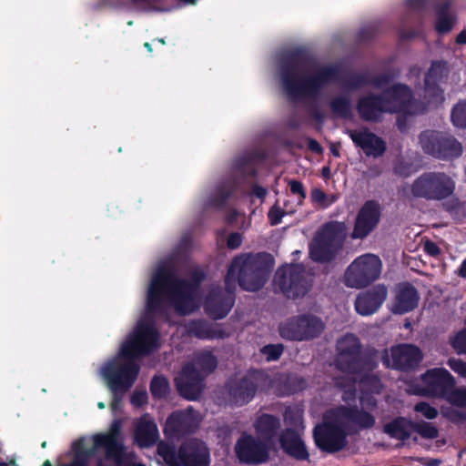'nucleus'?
<instances>
[{
	"label": "nucleus",
	"instance_id": "1",
	"mask_svg": "<svg viewBox=\"0 0 466 466\" xmlns=\"http://www.w3.org/2000/svg\"><path fill=\"white\" fill-rule=\"evenodd\" d=\"M314 63V57L300 47L289 50L280 56V81L289 97H317L325 86L338 79L339 70L336 66H319L312 75L305 76V69L312 66Z\"/></svg>",
	"mask_w": 466,
	"mask_h": 466
},
{
	"label": "nucleus",
	"instance_id": "2",
	"mask_svg": "<svg viewBox=\"0 0 466 466\" xmlns=\"http://www.w3.org/2000/svg\"><path fill=\"white\" fill-rule=\"evenodd\" d=\"M332 413L333 420H325L313 429L316 447L329 454L344 450L348 445L349 435L370 430L376 423V419L370 412L357 405H340Z\"/></svg>",
	"mask_w": 466,
	"mask_h": 466
},
{
	"label": "nucleus",
	"instance_id": "3",
	"mask_svg": "<svg viewBox=\"0 0 466 466\" xmlns=\"http://www.w3.org/2000/svg\"><path fill=\"white\" fill-rule=\"evenodd\" d=\"M196 289L189 281L179 279L168 266H161L153 275L148 287L146 310L148 314H162L169 302L181 316L195 311Z\"/></svg>",
	"mask_w": 466,
	"mask_h": 466
},
{
	"label": "nucleus",
	"instance_id": "4",
	"mask_svg": "<svg viewBox=\"0 0 466 466\" xmlns=\"http://www.w3.org/2000/svg\"><path fill=\"white\" fill-rule=\"evenodd\" d=\"M274 266V258L268 252L245 253L236 256L226 274L227 282L237 283L248 291H258L267 282Z\"/></svg>",
	"mask_w": 466,
	"mask_h": 466
},
{
	"label": "nucleus",
	"instance_id": "5",
	"mask_svg": "<svg viewBox=\"0 0 466 466\" xmlns=\"http://www.w3.org/2000/svg\"><path fill=\"white\" fill-rule=\"evenodd\" d=\"M337 351L335 368L348 375L346 378H357L364 371H374L379 367V350L373 347L364 349L354 335L339 339Z\"/></svg>",
	"mask_w": 466,
	"mask_h": 466
},
{
	"label": "nucleus",
	"instance_id": "6",
	"mask_svg": "<svg viewBox=\"0 0 466 466\" xmlns=\"http://www.w3.org/2000/svg\"><path fill=\"white\" fill-rule=\"evenodd\" d=\"M157 455L167 466H209L210 451L207 444L199 439H191L175 445L160 441L157 447Z\"/></svg>",
	"mask_w": 466,
	"mask_h": 466
},
{
	"label": "nucleus",
	"instance_id": "7",
	"mask_svg": "<svg viewBox=\"0 0 466 466\" xmlns=\"http://www.w3.org/2000/svg\"><path fill=\"white\" fill-rule=\"evenodd\" d=\"M346 235L343 222L325 223L316 233L309 244V257L317 263H329L335 259L342 248Z\"/></svg>",
	"mask_w": 466,
	"mask_h": 466
},
{
	"label": "nucleus",
	"instance_id": "8",
	"mask_svg": "<svg viewBox=\"0 0 466 466\" xmlns=\"http://www.w3.org/2000/svg\"><path fill=\"white\" fill-rule=\"evenodd\" d=\"M456 183L447 173L429 171L418 177L410 186V193L415 198L428 201L443 200L454 194Z\"/></svg>",
	"mask_w": 466,
	"mask_h": 466
},
{
	"label": "nucleus",
	"instance_id": "9",
	"mask_svg": "<svg viewBox=\"0 0 466 466\" xmlns=\"http://www.w3.org/2000/svg\"><path fill=\"white\" fill-rule=\"evenodd\" d=\"M273 282L276 289L291 299L305 297L312 286V279L309 278L306 268L300 263L279 267Z\"/></svg>",
	"mask_w": 466,
	"mask_h": 466
},
{
	"label": "nucleus",
	"instance_id": "10",
	"mask_svg": "<svg viewBox=\"0 0 466 466\" xmlns=\"http://www.w3.org/2000/svg\"><path fill=\"white\" fill-rule=\"evenodd\" d=\"M158 340L159 333L152 324L139 322L122 343L120 357L136 360L147 356L159 347Z\"/></svg>",
	"mask_w": 466,
	"mask_h": 466
},
{
	"label": "nucleus",
	"instance_id": "11",
	"mask_svg": "<svg viewBox=\"0 0 466 466\" xmlns=\"http://www.w3.org/2000/svg\"><path fill=\"white\" fill-rule=\"evenodd\" d=\"M325 329L319 317L310 313L296 315L279 325V336L289 341H309L319 338Z\"/></svg>",
	"mask_w": 466,
	"mask_h": 466
},
{
	"label": "nucleus",
	"instance_id": "12",
	"mask_svg": "<svg viewBox=\"0 0 466 466\" xmlns=\"http://www.w3.org/2000/svg\"><path fill=\"white\" fill-rule=\"evenodd\" d=\"M140 372V365L133 359H114L101 369L103 378L112 392H127L135 384Z\"/></svg>",
	"mask_w": 466,
	"mask_h": 466
},
{
	"label": "nucleus",
	"instance_id": "13",
	"mask_svg": "<svg viewBox=\"0 0 466 466\" xmlns=\"http://www.w3.org/2000/svg\"><path fill=\"white\" fill-rule=\"evenodd\" d=\"M381 268V260L377 255L368 253L359 256L347 268L344 284L353 289L368 287L380 278Z\"/></svg>",
	"mask_w": 466,
	"mask_h": 466
},
{
	"label": "nucleus",
	"instance_id": "14",
	"mask_svg": "<svg viewBox=\"0 0 466 466\" xmlns=\"http://www.w3.org/2000/svg\"><path fill=\"white\" fill-rule=\"evenodd\" d=\"M423 360L422 350L414 344L401 343L385 349L381 353V361L385 368L410 372L415 370Z\"/></svg>",
	"mask_w": 466,
	"mask_h": 466
},
{
	"label": "nucleus",
	"instance_id": "15",
	"mask_svg": "<svg viewBox=\"0 0 466 466\" xmlns=\"http://www.w3.org/2000/svg\"><path fill=\"white\" fill-rule=\"evenodd\" d=\"M384 103L390 114H402L413 116L424 112L425 108L419 110L420 103L414 98L411 87L403 83H396L381 92Z\"/></svg>",
	"mask_w": 466,
	"mask_h": 466
},
{
	"label": "nucleus",
	"instance_id": "16",
	"mask_svg": "<svg viewBox=\"0 0 466 466\" xmlns=\"http://www.w3.org/2000/svg\"><path fill=\"white\" fill-rule=\"evenodd\" d=\"M272 446L262 439L243 433L235 444V453L239 462L247 465H261L270 460Z\"/></svg>",
	"mask_w": 466,
	"mask_h": 466
},
{
	"label": "nucleus",
	"instance_id": "17",
	"mask_svg": "<svg viewBox=\"0 0 466 466\" xmlns=\"http://www.w3.org/2000/svg\"><path fill=\"white\" fill-rule=\"evenodd\" d=\"M225 289L215 288L209 290L205 302L204 309L208 317L214 320L222 319L228 316L236 300V287L230 281L224 279Z\"/></svg>",
	"mask_w": 466,
	"mask_h": 466
},
{
	"label": "nucleus",
	"instance_id": "18",
	"mask_svg": "<svg viewBox=\"0 0 466 466\" xmlns=\"http://www.w3.org/2000/svg\"><path fill=\"white\" fill-rule=\"evenodd\" d=\"M96 449L104 448L106 458L113 461L116 466H146L141 462L130 463L127 460L126 447L119 439V424L115 422L112 431L100 433L94 436Z\"/></svg>",
	"mask_w": 466,
	"mask_h": 466
},
{
	"label": "nucleus",
	"instance_id": "19",
	"mask_svg": "<svg viewBox=\"0 0 466 466\" xmlns=\"http://www.w3.org/2000/svg\"><path fill=\"white\" fill-rule=\"evenodd\" d=\"M381 212V205L378 200L365 201L356 215L351 238L364 239L372 233L380 222Z\"/></svg>",
	"mask_w": 466,
	"mask_h": 466
},
{
	"label": "nucleus",
	"instance_id": "20",
	"mask_svg": "<svg viewBox=\"0 0 466 466\" xmlns=\"http://www.w3.org/2000/svg\"><path fill=\"white\" fill-rule=\"evenodd\" d=\"M420 380L426 384L428 398H436L446 401L457 383L454 376L444 368L427 370L420 375Z\"/></svg>",
	"mask_w": 466,
	"mask_h": 466
},
{
	"label": "nucleus",
	"instance_id": "21",
	"mask_svg": "<svg viewBox=\"0 0 466 466\" xmlns=\"http://www.w3.org/2000/svg\"><path fill=\"white\" fill-rule=\"evenodd\" d=\"M421 141L425 152L439 159L451 160L462 154L461 144L451 135L436 132Z\"/></svg>",
	"mask_w": 466,
	"mask_h": 466
},
{
	"label": "nucleus",
	"instance_id": "22",
	"mask_svg": "<svg viewBox=\"0 0 466 466\" xmlns=\"http://www.w3.org/2000/svg\"><path fill=\"white\" fill-rule=\"evenodd\" d=\"M205 376L193 363L183 366L181 372L175 379V384L180 396L188 400H197L203 390Z\"/></svg>",
	"mask_w": 466,
	"mask_h": 466
},
{
	"label": "nucleus",
	"instance_id": "23",
	"mask_svg": "<svg viewBox=\"0 0 466 466\" xmlns=\"http://www.w3.org/2000/svg\"><path fill=\"white\" fill-rule=\"evenodd\" d=\"M227 392L231 406L241 407L249 403L258 390V384L250 376L228 381Z\"/></svg>",
	"mask_w": 466,
	"mask_h": 466
},
{
	"label": "nucleus",
	"instance_id": "24",
	"mask_svg": "<svg viewBox=\"0 0 466 466\" xmlns=\"http://www.w3.org/2000/svg\"><path fill=\"white\" fill-rule=\"evenodd\" d=\"M347 134L354 145L361 148L368 157H380L386 152V142L367 127L360 130L349 129Z\"/></svg>",
	"mask_w": 466,
	"mask_h": 466
},
{
	"label": "nucleus",
	"instance_id": "25",
	"mask_svg": "<svg viewBox=\"0 0 466 466\" xmlns=\"http://www.w3.org/2000/svg\"><path fill=\"white\" fill-rule=\"evenodd\" d=\"M356 108L360 118L365 122L379 123L382 120L383 114L388 113L381 94L369 93L360 96Z\"/></svg>",
	"mask_w": 466,
	"mask_h": 466
},
{
	"label": "nucleus",
	"instance_id": "26",
	"mask_svg": "<svg viewBox=\"0 0 466 466\" xmlns=\"http://www.w3.org/2000/svg\"><path fill=\"white\" fill-rule=\"evenodd\" d=\"M193 408L173 411L167 419L164 433L170 437H180L194 432L196 422L193 417Z\"/></svg>",
	"mask_w": 466,
	"mask_h": 466
},
{
	"label": "nucleus",
	"instance_id": "27",
	"mask_svg": "<svg viewBox=\"0 0 466 466\" xmlns=\"http://www.w3.org/2000/svg\"><path fill=\"white\" fill-rule=\"evenodd\" d=\"M388 295L387 288L378 284L360 292L355 300V309L362 316H370L379 310Z\"/></svg>",
	"mask_w": 466,
	"mask_h": 466
},
{
	"label": "nucleus",
	"instance_id": "28",
	"mask_svg": "<svg viewBox=\"0 0 466 466\" xmlns=\"http://www.w3.org/2000/svg\"><path fill=\"white\" fill-rule=\"evenodd\" d=\"M279 441L283 452L290 458L299 461L309 460V452L304 441L293 428L281 431Z\"/></svg>",
	"mask_w": 466,
	"mask_h": 466
},
{
	"label": "nucleus",
	"instance_id": "29",
	"mask_svg": "<svg viewBox=\"0 0 466 466\" xmlns=\"http://www.w3.org/2000/svg\"><path fill=\"white\" fill-rule=\"evenodd\" d=\"M420 301L417 289L410 282L400 283L395 289L391 311L402 315L414 310Z\"/></svg>",
	"mask_w": 466,
	"mask_h": 466
},
{
	"label": "nucleus",
	"instance_id": "30",
	"mask_svg": "<svg viewBox=\"0 0 466 466\" xmlns=\"http://www.w3.org/2000/svg\"><path fill=\"white\" fill-rule=\"evenodd\" d=\"M337 387L344 389L352 387L359 383L360 391L380 394L383 389V384L380 376L374 371H364L357 378H346V376H338L334 379Z\"/></svg>",
	"mask_w": 466,
	"mask_h": 466
},
{
	"label": "nucleus",
	"instance_id": "31",
	"mask_svg": "<svg viewBox=\"0 0 466 466\" xmlns=\"http://www.w3.org/2000/svg\"><path fill=\"white\" fill-rule=\"evenodd\" d=\"M187 331L190 336L199 339H218L228 337V333L223 329L222 324L212 323L204 319L190 320L187 326Z\"/></svg>",
	"mask_w": 466,
	"mask_h": 466
},
{
	"label": "nucleus",
	"instance_id": "32",
	"mask_svg": "<svg viewBox=\"0 0 466 466\" xmlns=\"http://www.w3.org/2000/svg\"><path fill=\"white\" fill-rule=\"evenodd\" d=\"M281 427L280 419L273 414L262 413L254 421V429L258 438L273 446Z\"/></svg>",
	"mask_w": 466,
	"mask_h": 466
},
{
	"label": "nucleus",
	"instance_id": "33",
	"mask_svg": "<svg viewBox=\"0 0 466 466\" xmlns=\"http://www.w3.org/2000/svg\"><path fill=\"white\" fill-rule=\"evenodd\" d=\"M413 431V420L398 416L383 425V432L402 443L409 440Z\"/></svg>",
	"mask_w": 466,
	"mask_h": 466
},
{
	"label": "nucleus",
	"instance_id": "34",
	"mask_svg": "<svg viewBox=\"0 0 466 466\" xmlns=\"http://www.w3.org/2000/svg\"><path fill=\"white\" fill-rule=\"evenodd\" d=\"M158 437L157 425L154 421H141L136 430V440L142 447L153 445Z\"/></svg>",
	"mask_w": 466,
	"mask_h": 466
},
{
	"label": "nucleus",
	"instance_id": "35",
	"mask_svg": "<svg viewBox=\"0 0 466 466\" xmlns=\"http://www.w3.org/2000/svg\"><path fill=\"white\" fill-rule=\"evenodd\" d=\"M449 9L450 3L445 2L438 7L436 12L435 30L441 35L450 33L455 24V19L449 14Z\"/></svg>",
	"mask_w": 466,
	"mask_h": 466
},
{
	"label": "nucleus",
	"instance_id": "36",
	"mask_svg": "<svg viewBox=\"0 0 466 466\" xmlns=\"http://www.w3.org/2000/svg\"><path fill=\"white\" fill-rule=\"evenodd\" d=\"M233 192L234 186L232 183H221L218 185L213 195L208 198L207 206L223 208Z\"/></svg>",
	"mask_w": 466,
	"mask_h": 466
},
{
	"label": "nucleus",
	"instance_id": "37",
	"mask_svg": "<svg viewBox=\"0 0 466 466\" xmlns=\"http://www.w3.org/2000/svg\"><path fill=\"white\" fill-rule=\"evenodd\" d=\"M424 98L427 106L438 108L444 100V91L439 84L424 81Z\"/></svg>",
	"mask_w": 466,
	"mask_h": 466
},
{
	"label": "nucleus",
	"instance_id": "38",
	"mask_svg": "<svg viewBox=\"0 0 466 466\" xmlns=\"http://www.w3.org/2000/svg\"><path fill=\"white\" fill-rule=\"evenodd\" d=\"M449 74V65L445 60H434L425 74L424 81L439 84Z\"/></svg>",
	"mask_w": 466,
	"mask_h": 466
},
{
	"label": "nucleus",
	"instance_id": "39",
	"mask_svg": "<svg viewBox=\"0 0 466 466\" xmlns=\"http://www.w3.org/2000/svg\"><path fill=\"white\" fill-rule=\"evenodd\" d=\"M329 107L336 117L348 119L352 116L351 101L346 96H339L332 98L329 102Z\"/></svg>",
	"mask_w": 466,
	"mask_h": 466
},
{
	"label": "nucleus",
	"instance_id": "40",
	"mask_svg": "<svg viewBox=\"0 0 466 466\" xmlns=\"http://www.w3.org/2000/svg\"><path fill=\"white\" fill-rule=\"evenodd\" d=\"M193 364L206 377L217 369L218 360L212 352L204 351L196 356Z\"/></svg>",
	"mask_w": 466,
	"mask_h": 466
},
{
	"label": "nucleus",
	"instance_id": "41",
	"mask_svg": "<svg viewBox=\"0 0 466 466\" xmlns=\"http://www.w3.org/2000/svg\"><path fill=\"white\" fill-rule=\"evenodd\" d=\"M450 120L458 129L466 130V99H459L451 107Z\"/></svg>",
	"mask_w": 466,
	"mask_h": 466
},
{
	"label": "nucleus",
	"instance_id": "42",
	"mask_svg": "<svg viewBox=\"0 0 466 466\" xmlns=\"http://www.w3.org/2000/svg\"><path fill=\"white\" fill-rule=\"evenodd\" d=\"M168 380L163 375H155L150 382L149 390L154 399L161 400L167 397L169 391Z\"/></svg>",
	"mask_w": 466,
	"mask_h": 466
},
{
	"label": "nucleus",
	"instance_id": "43",
	"mask_svg": "<svg viewBox=\"0 0 466 466\" xmlns=\"http://www.w3.org/2000/svg\"><path fill=\"white\" fill-rule=\"evenodd\" d=\"M413 431L427 440L437 439L440 435L439 429L433 423L425 420L413 421Z\"/></svg>",
	"mask_w": 466,
	"mask_h": 466
},
{
	"label": "nucleus",
	"instance_id": "44",
	"mask_svg": "<svg viewBox=\"0 0 466 466\" xmlns=\"http://www.w3.org/2000/svg\"><path fill=\"white\" fill-rule=\"evenodd\" d=\"M234 168L243 175L255 177L257 169L253 165V157L251 155H243L237 157L234 161Z\"/></svg>",
	"mask_w": 466,
	"mask_h": 466
},
{
	"label": "nucleus",
	"instance_id": "45",
	"mask_svg": "<svg viewBox=\"0 0 466 466\" xmlns=\"http://www.w3.org/2000/svg\"><path fill=\"white\" fill-rule=\"evenodd\" d=\"M346 87L357 90L370 85V75L368 73H351L344 81Z\"/></svg>",
	"mask_w": 466,
	"mask_h": 466
},
{
	"label": "nucleus",
	"instance_id": "46",
	"mask_svg": "<svg viewBox=\"0 0 466 466\" xmlns=\"http://www.w3.org/2000/svg\"><path fill=\"white\" fill-rule=\"evenodd\" d=\"M449 343L458 355H466V328L451 336Z\"/></svg>",
	"mask_w": 466,
	"mask_h": 466
},
{
	"label": "nucleus",
	"instance_id": "47",
	"mask_svg": "<svg viewBox=\"0 0 466 466\" xmlns=\"http://www.w3.org/2000/svg\"><path fill=\"white\" fill-rule=\"evenodd\" d=\"M453 407L466 408V386L454 387L447 400Z\"/></svg>",
	"mask_w": 466,
	"mask_h": 466
},
{
	"label": "nucleus",
	"instance_id": "48",
	"mask_svg": "<svg viewBox=\"0 0 466 466\" xmlns=\"http://www.w3.org/2000/svg\"><path fill=\"white\" fill-rule=\"evenodd\" d=\"M285 347L281 343L267 344L260 349L262 355L266 356L268 361H276L280 359L284 352Z\"/></svg>",
	"mask_w": 466,
	"mask_h": 466
},
{
	"label": "nucleus",
	"instance_id": "49",
	"mask_svg": "<svg viewBox=\"0 0 466 466\" xmlns=\"http://www.w3.org/2000/svg\"><path fill=\"white\" fill-rule=\"evenodd\" d=\"M447 365L460 378L466 380V360L451 357L447 360Z\"/></svg>",
	"mask_w": 466,
	"mask_h": 466
},
{
	"label": "nucleus",
	"instance_id": "50",
	"mask_svg": "<svg viewBox=\"0 0 466 466\" xmlns=\"http://www.w3.org/2000/svg\"><path fill=\"white\" fill-rule=\"evenodd\" d=\"M416 412L421 413L426 419L433 420L438 416V410L426 401L417 402L414 406Z\"/></svg>",
	"mask_w": 466,
	"mask_h": 466
},
{
	"label": "nucleus",
	"instance_id": "51",
	"mask_svg": "<svg viewBox=\"0 0 466 466\" xmlns=\"http://www.w3.org/2000/svg\"><path fill=\"white\" fill-rule=\"evenodd\" d=\"M407 392L410 395L428 397L426 384L421 380H410L407 383Z\"/></svg>",
	"mask_w": 466,
	"mask_h": 466
},
{
	"label": "nucleus",
	"instance_id": "52",
	"mask_svg": "<svg viewBox=\"0 0 466 466\" xmlns=\"http://www.w3.org/2000/svg\"><path fill=\"white\" fill-rule=\"evenodd\" d=\"M394 78V76L390 73H383L374 76H370V85L375 87H382L390 84Z\"/></svg>",
	"mask_w": 466,
	"mask_h": 466
},
{
	"label": "nucleus",
	"instance_id": "53",
	"mask_svg": "<svg viewBox=\"0 0 466 466\" xmlns=\"http://www.w3.org/2000/svg\"><path fill=\"white\" fill-rule=\"evenodd\" d=\"M374 393L360 391V403L363 408L369 410H375L378 406V401L373 396Z\"/></svg>",
	"mask_w": 466,
	"mask_h": 466
},
{
	"label": "nucleus",
	"instance_id": "54",
	"mask_svg": "<svg viewBox=\"0 0 466 466\" xmlns=\"http://www.w3.org/2000/svg\"><path fill=\"white\" fill-rule=\"evenodd\" d=\"M285 214V211L280 207H279L278 205H274L273 207L270 208L268 213V218L270 221V224L272 226H276L281 222L282 218L284 217Z\"/></svg>",
	"mask_w": 466,
	"mask_h": 466
},
{
	"label": "nucleus",
	"instance_id": "55",
	"mask_svg": "<svg viewBox=\"0 0 466 466\" xmlns=\"http://www.w3.org/2000/svg\"><path fill=\"white\" fill-rule=\"evenodd\" d=\"M147 400H148V396H147V392L145 390H136L130 398V402L135 407H142L147 403Z\"/></svg>",
	"mask_w": 466,
	"mask_h": 466
},
{
	"label": "nucleus",
	"instance_id": "56",
	"mask_svg": "<svg viewBox=\"0 0 466 466\" xmlns=\"http://www.w3.org/2000/svg\"><path fill=\"white\" fill-rule=\"evenodd\" d=\"M286 384L289 385L287 394H294L303 389L304 380L298 377H289Z\"/></svg>",
	"mask_w": 466,
	"mask_h": 466
},
{
	"label": "nucleus",
	"instance_id": "57",
	"mask_svg": "<svg viewBox=\"0 0 466 466\" xmlns=\"http://www.w3.org/2000/svg\"><path fill=\"white\" fill-rule=\"evenodd\" d=\"M289 186L293 195H299L300 199L306 198L307 193L302 182L293 179L289 182Z\"/></svg>",
	"mask_w": 466,
	"mask_h": 466
},
{
	"label": "nucleus",
	"instance_id": "58",
	"mask_svg": "<svg viewBox=\"0 0 466 466\" xmlns=\"http://www.w3.org/2000/svg\"><path fill=\"white\" fill-rule=\"evenodd\" d=\"M243 241V237L238 232H232L228 235L227 239V247L229 249H237L238 248Z\"/></svg>",
	"mask_w": 466,
	"mask_h": 466
},
{
	"label": "nucleus",
	"instance_id": "59",
	"mask_svg": "<svg viewBox=\"0 0 466 466\" xmlns=\"http://www.w3.org/2000/svg\"><path fill=\"white\" fill-rule=\"evenodd\" d=\"M377 30L374 26L369 25L361 28L358 34L360 41H370L376 36Z\"/></svg>",
	"mask_w": 466,
	"mask_h": 466
},
{
	"label": "nucleus",
	"instance_id": "60",
	"mask_svg": "<svg viewBox=\"0 0 466 466\" xmlns=\"http://www.w3.org/2000/svg\"><path fill=\"white\" fill-rule=\"evenodd\" d=\"M446 418L451 422H464L466 421V411L460 410H451L445 414Z\"/></svg>",
	"mask_w": 466,
	"mask_h": 466
},
{
	"label": "nucleus",
	"instance_id": "61",
	"mask_svg": "<svg viewBox=\"0 0 466 466\" xmlns=\"http://www.w3.org/2000/svg\"><path fill=\"white\" fill-rule=\"evenodd\" d=\"M423 248L424 251L431 257H438L441 254L440 247L431 240H426Z\"/></svg>",
	"mask_w": 466,
	"mask_h": 466
},
{
	"label": "nucleus",
	"instance_id": "62",
	"mask_svg": "<svg viewBox=\"0 0 466 466\" xmlns=\"http://www.w3.org/2000/svg\"><path fill=\"white\" fill-rule=\"evenodd\" d=\"M406 6L411 11H422L426 7L425 0H406Z\"/></svg>",
	"mask_w": 466,
	"mask_h": 466
},
{
	"label": "nucleus",
	"instance_id": "63",
	"mask_svg": "<svg viewBox=\"0 0 466 466\" xmlns=\"http://www.w3.org/2000/svg\"><path fill=\"white\" fill-rule=\"evenodd\" d=\"M443 207L446 211L453 212L460 209L461 203L460 202L459 198H456L444 203Z\"/></svg>",
	"mask_w": 466,
	"mask_h": 466
},
{
	"label": "nucleus",
	"instance_id": "64",
	"mask_svg": "<svg viewBox=\"0 0 466 466\" xmlns=\"http://www.w3.org/2000/svg\"><path fill=\"white\" fill-rule=\"evenodd\" d=\"M326 193L320 188H314L311 191V199L313 202L321 203L326 199Z\"/></svg>",
	"mask_w": 466,
	"mask_h": 466
}]
</instances>
